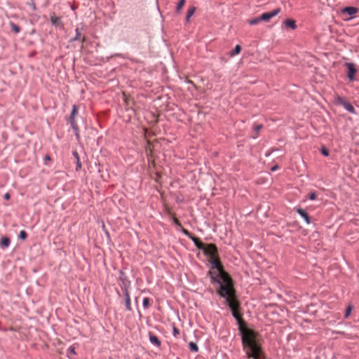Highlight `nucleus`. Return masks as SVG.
Masks as SVG:
<instances>
[{
    "label": "nucleus",
    "instance_id": "bb28decb",
    "mask_svg": "<svg viewBox=\"0 0 359 359\" xmlns=\"http://www.w3.org/2000/svg\"><path fill=\"white\" fill-rule=\"evenodd\" d=\"M321 153L323 155H324L325 156H329V151L328 149H327L325 147H322L321 149Z\"/></svg>",
    "mask_w": 359,
    "mask_h": 359
},
{
    "label": "nucleus",
    "instance_id": "39448f33",
    "mask_svg": "<svg viewBox=\"0 0 359 359\" xmlns=\"http://www.w3.org/2000/svg\"><path fill=\"white\" fill-rule=\"evenodd\" d=\"M335 104L344 107L348 112L355 114V111L353 105L348 102L345 98L340 96H337L334 98Z\"/></svg>",
    "mask_w": 359,
    "mask_h": 359
},
{
    "label": "nucleus",
    "instance_id": "412c9836",
    "mask_svg": "<svg viewBox=\"0 0 359 359\" xmlns=\"http://www.w3.org/2000/svg\"><path fill=\"white\" fill-rule=\"evenodd\" d=\"M261 19H260V16L257 18H255V19H252V20H250L248 21L249 24L250 25H257V23H259V22H261Z\"/></svg>",
    "mask_w": 359,
    "mask_h": 359
},
{
    "label": "nucleus",
    "instance_id": "cd10ccee",
    "mask_svg": "<svg viewBox=\"0 0 359 359\" xmlns=\"http://www.w3.org/2000/svg\"><path fill=\"white\" fill-rule=\"evenodd\" d=\"M76 37L74 39V40H79L81 36V33L79 32V29H76Z\"/></svg>",
    "mask_w": 359,
    "mask_h": 359
},
{
    "label": "nucleus",
    "instance_id": "dca6fc26",
    "mask_svg": "<svg viewBox=\"0 0 359 359\" xmlns=\"http://www.w3.org/2000/svg\"><path fill=\"white\" fill-rule=\"evenodd\" d=\"M125 297H126V309L128 311H131L132 309H131V304H130V294H129V292H128V290L125 291Z\"/></svg>",
    "mask_w": 359,
    "mask_h": 359
},
{
    "label": "nucleus",
    "instance_id": "ddd939ff",
    "mask_svg": "<svg viewBox=\"0 0 359 359\" xmlns=\"http://www.w3.org/2000/svg\"><path fill=\"white\" fill-rule=\"evenodd\" d=\"M297 212L306 220L307 224L310 223L309 216L304 210L298 209Z\"/></svg>",
    "mask_w": 359,
    "mask_h": 359
},
{
    "label": "nucleus",
    "instance_id": "7c9ffc66",
    "mask_svg": "<svg viewBox=\"0 0 359 359\" xmlns=\"http://www.w3.org/2000/svg\"><path fill=\"white\" fill-rule=\"evenodd\" d=\"M180 334V331L177 327L173 328V334L175 337H177Z\"/></svg>",
    "mask_w": 359,
    "mask_h": 359
},
{
    "label": "nucleus",
    "instance_id": "f3484780",
    "mask_svg": "<svg viewBox=\"0 0 359 359\" xmlns=\"http://www.w3.org/2000/svg\"><path fill=\"white\" fill-rule=\"evenodd\" d=\"M196 8L195 6H191L188 11L187 14V21H189L191 17L194 14Z\"/></svg>",
    "mask_w": 359,
    "mask_h": 359
},
{
    "label": "nucleus",
    "instance_id": "f704fd0d",
    "mask_svg": "<svg viewBox=\"0 0 359 359\" xmlns=\"http://www.w3.org/2000/svg\"><path fill=\"white\" fill-rule=\"evenodd\" d=\"M73 155H74V157L76 158V160H77V159H79V154H78L77 151H74L73 152Z\"/></svg>",
    "mask_w": 359,
    "mask_h": 359
},
{
    "label": "nucleus",
    "instance_id": "7ed1b4c3",
    "mask_svg": "<svg viewBox=\"0 0 359 359\" xmlns=\"http://www.w3.org/2000/svg\"><path fill=\"white\" fill-rule=\"evenodd\" d=\"M243 347L249 358L262 359V352L260 346L255 341V337L251 331L243 333Z\"/></svg>",
    "mask_w": 359,
    "mask_h": 359
},
{
    "label": "nucleus",
    "instance_id": "0eeeda50",
    "mask_svg": "<svg viewBox=\"0 0 359 359\" xmlns=\"http://www.w3.org/2000/svg\"><path fill=\"white\" fill-rule=\"evenodd\" d=\"M347 69L348 74L347 76L351 81H353L355 79V74L357 72V69H355V65L351 62H346L344 65Z\"/></svg>",
    "mask_w": 359,
    "mask_h": 359
},
{
    "label": "nucleus",
    "instance_id": "2eb2a0df",
    "mask_svg": "<svg viewBox=\"0 0 359 359\" xmlns=\"http://www.w3.org/2000/svg\"><path fill=\"white\" fill-rule=\"evenodd\" d=\"M284 24L285 25L286 27H290V28H291L292 29H294L297 27L296 22L294 20H292V19L286 20L284 22Z\"/></svg>",
    "mask_w": 359,
    "mask_h": 359
},
{
    "label": "nucleus",
    "instance_id": "e433bc0d",
    "mask_svg": "<svg viewBox=\"0 0 359 359\" xmlns=\"http://www.w3.org/2000/svg\"><path fill=\"white\" fill-rule=\"evenodd\" d=\"M278 165H275V166L271 168V170L272 171H275V170H276L278 169Z\"/></svg>",
    "mask_w": 359,
    "mask_h": 359
},
{
    "label": "nucleus",
    "instance_id": "2f4dec72",
    "mask_svg": "<svg viewBox=\"0 0 359 359\" xmlns=\"http://www.w3.org/2000/svg\"><path fill=\"white\" fill-rule=\"evenodd\" d=\"M262 128V125H257L255 126V130L257 133H258L261 130Z\"/></svg>",
    "mask_w": 359,
    "mask_h": 359
},
{
    "label": "nucleus",
    "instance_id": "423d86ee",
    "mask_svg": "<svg viewBox=\"0 0 359 359\" xmlns=\"http://www.w3.org/2000/svg\"><path fill=\"white\" fill-rule=\"evenodd\" d=\"M341 13L344 18L348 20L358 13V8L354 6H347L342 8Z\"/></svg>",
    "mask_w": 359,
    "mask_h": 359
},
{
    "label": "nucleus",
    "instance_id": "a211bd4d",
    "mask_svg": "<svg viewBox=\"0 0 359 359\" xmlns=\"http://www.w3.org/2000/svg\"><path fill=\"white\" fill-rule=\"evenodd\" d=\"M9 25L12 29V30L15 33V34H18L20 32V28L18 25H15L14 22H9Z\"/></svg>",
    "mask_w": 359,
    "mask_h": 359
},
{
    "label": "nucleus",
    "instance_id": "4c0bfd02",
    "mask_svg": "<svg viewBox=\"0 0 359 359\" xmlns=\"http://www.w3.org/2000/svg\"><path fill=\"white\" fill-rule=\"evenodd\" d=\"M50 158L48 156H46L45 157V160H50Z\"/></svg>",
    "mask_w": 359,
    "mask_h": 359
},
{
    "label": "nucleus",
    "instance_id": "f8f14e48",
    "mask_svg": "<svg viewBox=\"0 0 359 359\" xmlns=\"http://www.w3.org/2000/svg\"><path fill=\"white\" fill-rule=\"evenodd\" d=\"M50 21H51V23L55 26H58V25H62L60 18L57 17L55 14L51 15Z\"/></svg>",
    "mask_w": 359,
    "mask_h": 359
},
{
    "label": "nucleus",
    "instance_id": "5701e85b",
    "mask_svg": "<svg viewBox=\"0 0 359 359\" xmlns=\"http://www.w3.org/2000/svg\"><path fill=\"white\" fill-rule=\"evenodd\" d=\"M241 50V47L240 45H236L233 51L231 53V55H237V54H239Z\"/></svg>",
    "mask_w": 359,
    "mask_h": 359
},
{
    "label": "nucleus",
    "instance_id": "b1692460",
    "mask_svg": "<svg viewBox=\"0 0 359 359\" xmlns=\"http://www.w3.org/2000/svg\"><path fill=\"white\" fill-rule=\"evenodd\" d=\"M182 231L184 235H186L190 239L194 236V235L191 233H190L187 229H186L183 227H182Z\"/></svg>",
    "mask_w": 359,
    "mask_h": 359
},
{
    "label": "nucleus",
    "instance_id": "4be33fe9",
    "mask_svg": "<svg viewBox=\"0 0 359 359\" xmlns=\"http://www.w3.org/2000/svg\"><path fill=\"white\" fill-rule=\"evenodd\" d=\"M150 305V299L149 297H144L143 299V306L147 309Z\"/></svg>",
    "mask_w": 359,
    "mask_h": 359
},
{
    "label": "nucleus",
    "instance_id": "473e14b6",
    "mask_svg": "<svg viewBox=\"0 0 359 359\" xmlns=\"http://www.w3.org/2000/svg\"><path fill=\"white\" fill-rule=\"evenodd\" d=\"M174 223L182 227V225H181V223L180 222V221L178 220V219L177 218H174Z\"/></svg>",
    "mask_w": 359,
    "mask_h": 359
},
{
    "label": "nucleus",
    "instance_id": "a878e982",
    "mask_svg": "<svg viewBox=\"0 0 359 359\" xmlns=\"http://www.w3.org/2000/svg\"><path fill=\"white\" fill-rule=\"evenodd\" d=\"M352 309H353V308H352V306H348L347 307L346 311V313H345V315H344V317H345L346 318H347L350 316V314H351V311H352Z\"/></svg>",
    "mask_w": 359,
    "mask_h": 359
},
{
    "label": "nucleus",
    "instance_id": "20e7f679",
    "mask_svg": "<svg viewBox=\"0 0 359 359\" xmlns=\"http://www.w3.org/2000/svg\"><path fill=\"white\" fill-rule=\"evenodd\" d=\"M204 254L209 257L210 263H213L214 261H220L218 255L217 248L215 244L210 243L206 244L205 250H203Z\"/></svg>",
    "mask_w": 359,
    "mask_h": 359
},
{
    "label": "nucleus",
    "instance_id": "9b49d317",
    "mask_svg": "<svg viewBox=\"0 0 359 359\" xmlns=\"http://www.w3.org/2000/svg\"><path fill=\"white\" fill-rule=\"evenodd\" d=\"M78 114V108L76 105H74L72 107V114L70 116V121L72 126L74 128V118Z\"/></svg>",
    "mask_w": 359,
    "mask_h": 359
},
{
    "label": "nucleus",
    "instance_id": "c756f323",
    "mask_svg": "<svg viewBox=\"0 0 359 359\" xmlns=\"http://www.w3.org/2000/svg\"><path fill=\"white\" fill-rule=\"evenodd\" d=\"M316 196H316V193H315V192H313V193H311V194H310L309 198H310L311 200H315V199L316 198Z\"/></svg>",
    "mask_w": 359,
    "mask_h": 359
},
{
    "label": "nucleus",
    "instance_id": "6ab92c4d",
    "mask_svg": "<svg viewBox=\"0 0 359 359\" xmlns=\"http://www.w3.org/2000/svg\"><path fill=\"white\" fill-rule=\"evenodd\" d=\"M186 3V0H180L179 1V3L177 4V8H176V11L177 13H180L182 10V8H183V6H184Z\"/></svg>",
    "mask_w": 359,
    "mask_h": 359
},
{
    "label": "nucleus",
    "instance_id": "c9c22d12",
    "mask_svg": "<svg viewBox=\"0 0 359 359\" xmlns=\"http://www.w3.org/2000/svg\"><path fill=\"white\" fill-rule=\"evenodd\" d=\"M4 198L8 200L10 198V194L8 193L5 194Z\"/></svg>",
    "mask_w": 359,
    "mask_h": 359
},
{
    "label": "nucleus",
    "instance_id": "1a4fd4ad",
    "mask_svg": "<svg viewBox=\"0 0 359 359\" xmlns=\"http://www.w3.org/2000/svg\"><path fill=\"white\" fill-rule=\"evenodd\" d=\"M149 341L151 344H153L154 345H155L158 347H159L161 345V342L159 340V339L158 338V337L156 336L155 334H154L152 332H150L149 333Z\"/></svg>",
    "mask_w": 359,
    "mask_h": 359
},
{
    "label": "nucleus",
    "instance_id": "c85d7f7f",
    "mask_svg": "<svg viewBox=\"0 0 359 359\" xmlns=\"http://www.w3.org/2000/svg\"><path fill=\"white\" fill-rule=\"evenodd\" d=\"M81 168V163L80 162L79 159L76 160V170H79Z\"/></svg>",
    "mask_w": 359,
    "mask_h": 359
},
{
    "label": "nucleus",
    "instance_id": "393cba45",
    "mask_svg": "<svg viewBox=\"0 0 359 359\" xmlns=\"http://www.w3.org/2000/svg\"><path fill=\"white\" fill-rule=\"evenodd\" d=\"M27 237V233H26L25 231L24 230H22L20 232V234H19V238L22 240H25L26 239Z\"/></svg>",
    "mask_w": 359,
    "mask_h": 359
},
{
    "label": "nucleus",
    "instance_id": "4468645a",
    "mask_svg": "<svg viewBox=\"0 0 359 359\" xmlns=\"http://www.w3.org/2000/svg\"><path fill=\"white\" fill-rule=\"evenodd\" d=\"M10 239L8 237H3L1 239L0 246L2 248H7L10 245Z\"/></svg>",
    "mask_w": 359,
    "mask_h": 359
},
{
    "label": "nucleus",
    "instance_id": "9d476101",
    "mask_svg": "<svg viewBox=\"0 0 359 359\" xmlns=\"http://www.w3.org/2000/svg\"><path fill=\"white\" fill-rule=\"evenodd\" d=\"M191 240L194 243L195 245L200 250H205V246L206 244L203 243L201 240L194 236Z\"/></svg>",
    "mask_w": 359,
    "mask_h": 359
},
{
    "label": "nucleus",
    "instance_id": "6e6552de",
    "mask_svg": "<svg viewBox=\"0 0 359 359\" xmlns=\"http://www.w3.org/2000/svg\"><path fill=\"white\" fill-rule=\"evenodd\" d=\"M280 12V8H278L271 12L264 13L260 15L262 21H269L271 18L275 17Z\"/></svg>",
    "mask_w": 359,
    "mask_h": 359
},
{
    "label": "nucleus",
    "instance_id": "f257e3e1",
    "mask_svg": "<svg viewBox=\"0 0 359 359\" xmlns=\"http://www.w3.org/2000/svg\"><path fill=\"white\" fill-rule=\"evenodd\" d=\"M208 276L212 283L219 285L217 292L221 297L226 296L229 292L235 290L233 283L230 276L224 270L220 261H214L211 263V269L208 271Z\"/></svg>",
    "mask_w": 359,
    "mask_h": 359
},
{
    "label": "nucleus",
    "instance_id": "aec40b11",
    "mask_svg": "<svg viewBox=\"0 0 359 359\" xmlns=\"http://www.w3.org/2000/svg\"><path fill=\"white\" fill-rule=\"evenodd\" d=\"M189 347L191 351L197 352L198 351V346L196 345V344L194 342H190L189 344Z\"/></svg>",
    "mask_w": 359,
    "mask_h": 359
},
{
    "label": "nucleus",
    "instance_id": "f03ea898",
    "mask_svg": "<svg viewBox=\"0 0 359 359\" xmlns=\"http://www.w3.org/2000/svg\"><path fill=\"white\" fill-rule=\"evenodd\" d=\"M223 297L226 299V302L231 310L233 316L237 320V321L240 324V329L242 332V341H243V333L245 331H251L254 334L255 341L257 343L255 333L252 330L245 328L243 327L244 322L240 313V304L237 299L236 290H233L232 292H229V294H226V296H224Z\"/></svg>",
    "mask_w": 359,
    "mask_h": 359
},
{
    "label": "nucleus",
    "instance_id": "72a5a7b5",
    "mask_svg": "<svg viewBox=\"0 0 359 359\" xmlns=\"http://www.w3.org/2000/svg\"><path fill=\"white\" fill-rule=\"evenodd\" d=\"M69 352L73 354H75L74 348V347H69L68 349Z\"/></svg>",
    "mask_w": 359,
    "mask_h": 359
}]
</instances>
